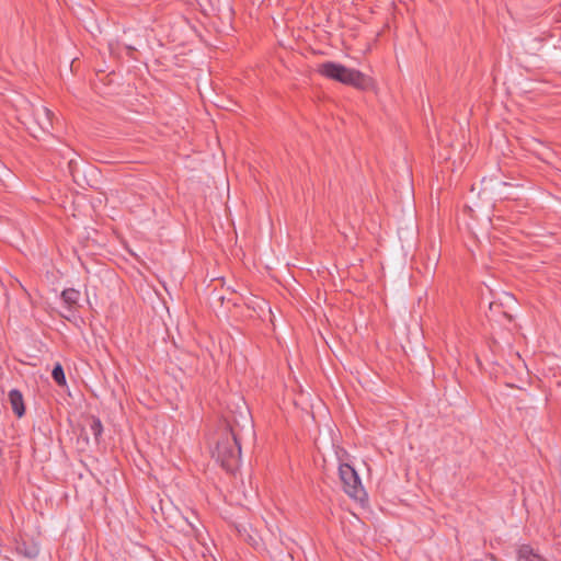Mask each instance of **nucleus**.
I'll return each instance as SVG.
<instances>
[{
	"label": "nucleus",
	"mask_w": 561,
	"mask_h": 561,
	"mask_svg": "<svg viewBox=\"0 0 561 561\" xmlns=\"http://www.w3.org/2000/svg\"><path fill=\"white\" fill-rule=\"evenodd\" d=\"M213 457L227 471L234 472L241 460V446L232 428L226 430L216 443Z\"/></svg>",
	"instance_id": "f257e3e1"
},
{
	"label": "nucleus",
	"mask_w": 561,
	"mask_h": 561,
	"mask_svg": "<svg viewBox=\"0 0 561 561\" xmlns=\"http://www.w3.org/2000/svg\"><path fill=\"white\" fill-rule=\"evenodd\" d=\"M8 398L13 413L18 417H22L25 413V405L21 391L12 389L9 391Z\"/></svg>",
	"instance_id": "39448f33"
},
{
	"label": "nucleus",
	"mask_w": 561,
	"mask_h": 561,
	"mask_svg": "<svg viewBox=\"0 0 561 561\" xmlns=\"http://www.w3.org/2000/svg\"><path fill=\"white\" fill-rule=\"evenodd\" d=\"M517 561H547L529 545H522L517 550Z\"/></svg>",
	"instance_id": "423d86ee"
},
{
	"label": "nucleus",
	"mask_w": 561,
	"mask_h": 561,
	"mask_svg": "<svg viewBox=\"0 0 561 561\" xmlns=\"http://www.w3.org/2000/svg\"><path fill=\"white\" fill-rule=\"evenodd\" d=\"M51 377L55 380V382L59 386L66 385V377L64 373V368L60 364H56L51 371Z\"/></svg>",
	"instance_id": "1a4fd4ad"
},
{
	"label": "nucleus",
	"mask_w": 561,
	"mask_h": 561,
	"mask_svg": "<svg viewBox=\"0 0 561 561\" xmlns=\"http://www.w3.org/2000/svg\"><path fill=\"white\" fill-rule=\"evenodd\" d=\"M60 297L68 308H72L78 304L80 291L75 288H67L61 291Z\"/></svg>",
	"instance_id": "0eeeda50"
},
{
	"label": "nucleus",
	"mask_w": 561,
	"mask_h": 561,
	"mask_svg": "<svg viewBox=\"0 0 561 561\" xmlns=\"http://www.w3.org/2000/svg\"><path fill=\"white\" fill-rule=\"evenodd\" d=\"M90 432L93 435L96 443H99L102 433H103V425L100 419L92 416L90 420Z\"/></svg>",
	"instance_id": "6e6552de"
},
{
	"label": "nucleus",
	"mask_w": 561,
	"mask_h": 561,
	"mask_svg": "<svg viewBox=\"0 0 561 561\" xmlns=\"http://www.w3.org/2000/svg\"><path fill=\"white\" fill-rule=\"evenodd\" d=\"M127 48H128V50H129L130 53L135 51V48H134V47H131V46H128Z\"/></svg>",
	"instance_id": "9b49d317"
},
{
	"label": "nucleus",
	"mask_w": 561,
	"mask_h": 561,
	"mask_svg": "<svg viewBox=\"0 0 561 561\" xmlns=\"http://www.w3.org/2000/svg\"><path fill=\"white\" fill-rule=\"evenodd\" d=\"M19 551L27 558H35L38 554V548L36 546L26 547L25 545L19 547Z\"/></svg>",
	"instance_id": "9d476101"
},
{
	"label": "nucleus",
	"mask_w": 561,
	"mask_h": 561,
	"mask_svg": "<svg viewBox=\"0 0 561 561\" xmlns=\"http://www.w3.org/2000/svg\"><path fill=\"white\" fill-rule=\"evenodd\" d=\"M339 476L344 492L355 500H362L365 495V491L355 469L348 463H341L339 467Z\"/></svg>",
	"instance_id": "7ed1b4c3"
},
{
	"label": "nucleus",
	"mask_w": 561,
	"mask_h": 561,
	"mask_svg": "<svg viewBox=\"0 0 561 561\" xmlns=\"http://www.w3.org/2000/svg\"><path fill=\"white\" fill-rule=\"evenodd\" d=\"M318 72L328 79L355 88H363L365 84V77L360 71L347 68L334 61L320 64L318 66Z\"/></svg>",
	"instance_id": "f03ea898"
},
{
	"label": "nucleus",
	"mask_w": 561,
	"mask_h": 561,
	"mask_svg": "<svg viewBox=\"0 0 561 561\" xmlns=\"http://www.w3.org/2000/svg\"><path fill=\"white\" fill-rule=\"evenodd\" d=\"M54 116V113L45 106H41L34 113L35 122L37 123L39 128L45 133H49L50 129H53Z\"/></svg>",
	"instance_id": "20e7f679"
}]
</instances>
